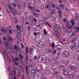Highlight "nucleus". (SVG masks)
Wrapping results in <instances>:
<instances>
[{"instance_id":"nucleus-1","label":"nucleus","mask_w":79,"mask_h":79,"mask_svg":"<svg viewBox=\"0 0 79 79\" xmlns=\"http://www.w3.org/2000/svg\"><path fill=\"white\" fill-rule=\"evenodd\" d=\"M13 40V39L11 38V37L9 36L7 38L8 42H6L5 43V47L6 48H9V46L11 45V42H12Z\"/></svg>"},{"instance_id":"nucleus-10","label":"nucleus","mask_w":79,"mask_h":79,"mask_svg":"<svg viewBox=\"0 0 79 79\" xmlns=\"http://www.w3.org/2000/svg\"><path fill=\"white\" fill-rule=\"evenodd\" d=\"M1 29L2 30V31L4 33V34H6L7 31H8V29H7V28H6V27H5L3 28V27H2Z\"/></svg>"},{"instance_id":"nucleus-18","label":"nucleus","mask_w":79,"mask_h":79,"mask_svg":"<svg viewBox=\"0 0 79 79\" xmlns=\"http://www.w3.org/2000/svg\"><path fill=\"white\" fill-rule=\"evenodd\" d=\"M70 68L71 70L74 71V70H75V69H76V67L74 66L73 65H70Z\"/></svg>"},{"instance_id":"nucleus-11","label":"nucleus","mask_w":79,"mask_h":79,"mask_svg":"<svg viewBox=\"0 0 79 79\" xmlns=\"http://www.w3.org/2000/svg\"><path fill=\"white\" fill-rule=\"evenodd\" d=\"M55 10L54 9H52L51 10V11L49 13V15L50 16H52L54 13H55Z\"/></svg>"},{"instance_id":"nucleus-53","label":"nucleus","mask_w":79,"mask_h":79,"mask_svg":"<svg viewBox=\"0 0 79 79\" xmlns=\"http://www.w3.org/2000/svg\"><path fill=\"white\" fill-rule=\"evenodd\" d=\"M77 37V35H73V39H76V38Z\"/></svg>"},{"instance_id":"nucleus-52","label":"nucleus","mask_w":79,"mask_h":79,"mask_svg":"<svg viewBox=\"0 0 79 79\" xmlns=\"http://www.w3.org/2000/svg\"><path fill=\"white\" fill-rule=\"evenodd\" d=\"M57 12L59 13V15H61L62 14V12L61 10H59Z\"/></svg>"},{"instance_id":"nucleus-3","label":"nucleus","mask_w":79,"mask_h":79,"mask_svg":"<svg viewBox=\"0 0 79 79\" xmlns=\"http://www.w3.org/2000/svg\"><path fill=\"white\" fill-rule=\"evenodd\" d=\"M17 29L19 31H21V32H23V25L19 26L17 25L16 26Z\"/></svg>"},{"instance_id":"nucleus-57","label":"nucleus","mask_w":79,"mask_h":79,"mask_svg":"<svg viewBox=\"0 0 79 79\" xmlns=\"http://www.w3.org/2000/svg\"><path fill=\"white\" fill-rule=\"evenodd\" d=\"M14 63L15 64H16V66H18V65H19V63L18 62H15Z\"/></svg>"},{"instance_id":"nucleus-9","label":"nucleus","mask_w":79,"mask_h":79,"mask_svg":"<svg viewBox=\"0 0 79 79\" xmlns=\"http://www.w3.org/2000/svg\"><path fill=\"white\" fill-rule=\"evenodd\" d=\"M37 69L36 67H34L31 70V73L32 74H34L35 73L37 72Z\"/></svg>"},{"instance_id":"nucleus-8","label":"nucleus","mask_w":79,"mask_h":79,"mask_svg":"<svg viewBox=\"0 0 79 79\" xmlns=\"http://www.w3.org/2000/svg\"><path fill=\"white\" fill-rule=\"evenodd\" d=\"M70 22L72 24V27H73V29H75L76 27V26L75 25H74L75 24V23L74 22V19H72L71 21Z\"/></svg>"},{"instance_id":"nucleus-15","label":"nucleus","mask_w":79,"mask_h":79,"mask_svg":"<svg viewBox=\"0 0 79 79\" xmlns=\"http://www.w3.org/2000/svg\"><path fill=\"white\" fill-rule=\"evenodd\" d=\"M39 63H42V62H45V59L43 58L41 59V60L40 59L38 60Z\"/></svg>"},{"instance_id":"nucleus-48","label":"nucleus","mask_w":79,"mask_h":79,"mask_svg":"<svg viewBox=\"0 0 79 79\" xmlns=\"http://www.w3.org/2000/svg\"><path fill=\"white\" fill-rule=\"evenodd\" d=\"M78 18V16H75V17H74V21H76V20H77V18Z\"/></svg>"},{"instance_id":"nucleus-28","label":"nucleus","mask_w":79,"mask_h":79,"mask_svg":"<svg viewBox=\"0 0 79 79\" xmlns=\"http://www.w3.org/2000/svg\"><path fill=\"white\" fill-rule=\"evenodd\" d=\"M74 76V74H69V77L70 79H71L72 78H73V77Z\"/></svg>"},{"instance_id":"nucleus-24","label":"nucleus","mask_w":79,"mask_h":79,"mask_svg":"<svg viewBox=\"0 0 79 79\" xmlns=\"http://www.w3.org/2000/svg\"><path fill=\"white\" fill-rule=\"evenodd\" d=\"M19 67L21 68V69L22 70V72L24 73V67L23 65H20L19 66Z\"/></svg>"},{"instance_id":"nucleus-26","label":"nucleus","mask_w":79,"mask_h":79,"mask_svg":"<svg viewBox=\"0 0 79 79\" xmlns=\"http://www.w3.org/2000/svg\"><path fill=\"white\" fill-rule=\"evenodd\" d=\"M14 55L15 56H18V54H17V51L14 50Z\"/></svg>"},{"instance_id":"nucleus-6","label":"nucleus","mask_w":79,"mask_h":79,"mask_svg":"<svg viewBox=\"0 0 79 79\" xmlns=\"http://www.w3.org/2000/svg\"><path fill=\"white\" fill-rule=\"evenodd\" d=\"M44 46V43L42 42H41L39 43L38 47L39 48H43Z\"/></svg>"},{"instance_id":"nucleus-46","label":"nucleus","mask_w":79,"mask_h":79,"mask_svg":"<svg viewBox=\"0 0 79 79\" xmlns=\"http://www.w3.org/2000/svg\"><path fill=\"white\" fill-rule=\"evenodd\" d=\"M14 48L15 50H17V49H18V47L16 45H14Z\"/></svg>"},{"instance_id":"nucleus-63","label":"nucleus","mask_w":79,"mask_h":79,"mask_svg":"<svg viewBox=\"0 0 79 79\" xmlns=\"http://www.w3.org/2000/svg\"><path fill=\"white\" fill-rule=\"evenodd\" d=\"M9 33L10 34H12V31L11 29H9Z\"/></svg>"},{"instance_id":"nucleus-33","label":"nucleus","mask_w":79,"mask_h":79,"mask_svg":"<svg viewBox=\"0 0 79 79\" xmlns=\"http://www.w3.org/2000/svg\"><path fill=\"white\" fill-rule=\"evenodd\" d=\"M14 11H15L16 15H18V10H17V9L15 8H14Z\"/></svg>"},{"instance_id":"nucleus-27","label":"nucleus","mask_w":79,"mask_h":79,"mask_svg":"<svg viewBox=\"0 0 79 79\" xmlns=\"http://www.w3.org/2000/svg\"><path fill=\"white\" fill-rule=\"evenodd\" d=\"M19 63L21 64H22V65H24V62H23L22 60H19Z\"/></svg>"},{"instance_id":"nucleus-47","label":"nucleus","mask_w":79,"mask_h":79,"mask_svg":"<svg viewBox=\"0 0 79 79\" xmlns=\"http://www.w3.org/2000/svg\"><path fill=\"white\" fill-rule=\"evenodd\" d=\"M73 34V32H72V31L69 32V36H72Z\"/></svg>"},{"instance_id":"nucleus-19","label":"nucleus","mask_w":79,"mask_h":79,"mask_svg":"<svg viewBox=\"0 0 79 79\" xmlns=\"http://www.w3.org/2000/svg\"><path fill=\"white\" fill-rule=\"evenodd\" d=\"M63 21L64 23H66V24H69V23L68 21H67V19L66 18H64L63 19Z\"/></svg>"},{"instance_id":"nucleus-40","label":"nucleus","mask_w":79,"mask_h":79,"mask_svg":"<svg viewBox=\"0 0 79 79\" xmlns=\"http://www.w3.org/2000/svg\"><path fill=\"white\" fill-rule=\"evenodd\" d=\"M35 77L36 79H39V76L38 75H35Z\"/></svg>"},{"instance_id":"nucleus-42","label":"nucleus","mask_w":79,"mask_h":79,"mask_svg":"<svg viewBox=\"0 0 79 79\" xmlns=\"http://www.w3.org/2000/svg\"><path fill=\"white\" fill-rule=\"evenodd\" d=\"M57 79H63V77L59 75L58 76Z\"/></svg>"},{"instance_id":"nucleus-34","label":"nucleus","mask_w":79,"mask_h":79,"mask_svg":"<svg viewBox=\"0 0 79 79\" xmlns=\"http://www.w3.org/2000/svg\"><path fill=\"white\" fill-rule=\"evenodd\" d=\"M50 72V70L49 69H47L46 70V73L47 74H49V73Z\"/></svg>"},{"instance_id":"nucleus-45","label":"nucleus","mask_w":79,"mask_h":79,"mask_svg":"<svg viewBox=\"0 0 79 79\" xmlns=\"http://www.w3.org/2000/svg\"><path fill=\"white\" fill-rule=\"evenodd\" d=\"M15 62H14V63H15L16 61H18V57L15 58L14 59Z\"/></svg>"},{"instance_id":"nucleus-62","label":"nucleus","mask_w":79,"mask_h":79,"mask_svg":"<svg viewBox=\"0 0 79 79\" xmlns=\"http://www.w3.org/2000/svg\"><path fill=\"white\" fill-rule=\"evenodd\" d=\"M31 29V27L29 26H28L27 27V29L28 31H29V29Z\"/></svg>"},{"instance_id":"nucleus-32","label":"nucleus","mask_w":79,"mask_h":79,"mask_svg":"<svg viewBox=\"0 0 79 79\" xmlns=\"http://www.w3.org/2000/svg\"><path fill=\"white\" fill-rule=\"evenodd\" d=\"M17 37L18 39L17 42H18V43H19V42H20L21 41V38L20 37H18V36H17Z\"/></svg>"},{"instance_id":"nucleus-64","label":"nucleus","mask_w":79,"mask_h":79,"mask_svg":"<svg viewBox=\"0 0 79 79\" xmlns=\"http://www.w3.org/2000/svg\"><path fill=\"white\" fill-rule=\"evenodd\" d=\"M18 7L19 9H21V5H19L18 6Z\"/></svg>"},{"instance_id":"nucleus-17","label":"nucleus","mask_w":79,"mask_h":79,"mask_svg":"<svg viewBox=\"0 0 79 79\" xmlns=\"http://www.w3.org/2000/svg\"><path fill=\"white\" fill-rule=\"evenodd\" d=\"M68 72L66 70H64V74L65 76H68Z\"/></svg>"},{"instance_id":"nucleus-60","label":"nucleus","mask_w":79,"mask_h":79,"mask_svg":"<svg viewBox=\"0 0 79 79\" xmlns=\"http://www.w3.org/2000/svg\"><path fill=\"white\" fill-rule=\"evenodd\" d=\"M12 59L13 61V62H15V58L13 56H12Z\"/></svg>"},{"instance_id":"nucleus-41","label":"nucleus","mask_w":79,"mask_h":79,"mask_svg":"<svg viewBox=\"0 0 79 79\" xmlns=\"http://www.w3.org/2000/svg\"><path fill=\"white\" fill-rule=\"evenodd\" d=\"M45 25H48L49 27H51V25L48 23V22H46L45 23Z\"/></svg>"},{"instance_id":"nucleus-37","label":"nucleus","mask_w":79,"mask_h":79,"mask_svg":"<svg viewBox=\"0 0 79 79\" xmlns=\"http://www.w3.org/2000/svg\"><path fill=\"white\" fill-rule=\"evenodd\" d=\"M12 5H13V6L15 7V8H16V4L13 3V2H12V3H11Z\"/></svg>"},{"instance_id":"nucleus-20","label":"nucleus","mask_w":79,"mask_h":79,"mask_svg":"<svg viewBox=\"0 0 79 79\" xmlns=\"http://www.w3.org/2000/svg\"><path fill=\"white\" fill-rule=\"evenodd\" d=\"M70 48L71 50H74V49H76V47L75 45H72L70 46Z\"/></svg>"},{"instance_id":"nucleus-39","label":"nucleus","mask_w":79,"mask_h":79,"mask_svg":"<svg viewBox=\"0 0 79 79\" xmlns=\"http://www.w3.org/2000/svg\"><path fill=\"white\" fill-rule=\"evenodd\" d=\"M19 57L21 60H23V56H22V55L19 54Z\"/></svg>"},{"instance_id":"nucleus-13","label":"nucleus","mask_w":79,"mask_h":79,"mask_svg":"<svg viewBox=\"0 0 79 79\" xmlns=\"http://www.w3.org/2000/svg\"><path fill=\"white\" fill-rule=\"evenodd\" d=\"M11 10H12V15H13V16H15V13L13 11V10H12V9L11 10V9H9V10H7L8 12V13H10L11 12Z\"/></svg>"},{"instance_id":"nucleus-38","label":"nucleus","mask_w":79,"mask_h":79,"mask_svg":"<svg viewBox=\"0 0 79 79\" xmlns=\"http://www.w3.org/2000/svg\"><path fill=\"white\" fill-rule=\"evenodd\" d=\"M28 8L29 9V10H32V9H34V7H32V6H28Z\"/></svg>"},{"instance_id":"nucleus-56","label":"nucleus","mask_w":79,"mask_h":79,"mask_svg":"<svg viewBox=\"0 0 79 79\" xmlns=\"http://www.w3.org/2000/svg\"><path fill=\"white\" fill-rule=\"evenodd\" d=\"M7 52H6V51L5 50H4V55H7Z\"/></svg>"},{"instance_id":"nucleus-49","label":"nucleus","mask_w":79,"mask_h":79,"mask_svg":"<svg viewBox=\"0 0 79 79\" xmlns=\"http://www.w3.org/2000/svg\"><path fill=\"white\" fill-rule=\"evenodd\" d=\"M8 8H9V9H11V10H12V8L11 7V6L10 5H8Z\"/></svg>"},{"instance_id":"nucleus-7","label":"nucleus","mask_w":79,"mask_h":79,"mask_svg":"<svg viewBox=\"0 0 79 79\" xmlns=\"http://www.w3.org/2000/svg\"><path fill=\"white\" fill-rule=\"evenodd\" d=\"M55 34L56 35V36L58 38L60 37L61 36V34L60 32L58 31H56L54 32Z\"/></svg>"},{"instance_id":"nucleus-2","label":"nucleus","mask_w":79,"mask_h":79,"mask_svg":"<svg viewBox=\"0 0 79 79\" xmlns=\"http://www.w3.org/2000/svg\"><path fill=\"white\" fill-rule=\"evenodd\" d=\"M69 56V52L68 51H64L62 53V56L64 58H67Z\"/></svg>"},{"instance_id":"nucleus-4","label":"nucleus","mask_w":79,"mask_h":79,"mask_svg":"<svg viewBox=\"0 0 79 79\" xmlns=\"http://www.w3.org/2000/svg\"><path fill=\"white\" fill-rule=\"evenodd\" d=\"M28 47H27L25 50L26 53L27 54V55H26V59H25V60L26 61H28Z\"/></svg>"},{"instance_id":"nucleus-59","label":"nucleus","mask_w":79,"mask_h":79,"mask_svg":"<svg viewBox=\"0 0 79 79\" xmlns=\"http://www.w3.org/2000/svg\"><path fill=\"white\" fill-rule=\"evenodd\" d=\"M9 77L10 79H11V74H10L9 76Z\"/></svg>"},{"instance_id":"nucleus-58","label":"nucleus","mask_w":79,"mask_h":79,"mask_svg":"<svg viewBox=\"0 0 79 79\" xmlns=\"http://www.w3.org/2000/svg\"><path fill=\"white\" fill-rule=\"evenodd\" d=\"M76 51L77 52H79V47H78L76 48Z\"/></svg>"},{"instance_id":"nucleus-35","label":"nucleus","mask_w":79,"mask_h":79,"mask_svg":"<svg viewBox=\"0 0 79 79\" xmlns=\"http://www.w3.org/2000/svg\"><path fill=\"white\" fill-rule=\"evenodd\" d=\"M21 19V22L23 23V22H24V17L22 16Z\"/></svg>"},{"instance_id":"nucleus-55","label":"nucleus","mask_w":79,"mask_h":79,"mask_svg":"<svg viewBox=\"0 0 79 79\" xmlns=\"http://www.w3.org/2000/svg\"><path fill=\"white\" fill-rule=\"evenodd\" d=\"M46 7L47 8H50V6L48 5H46Z\"/></svg>"},{"instance_id":"nucleus-14","label":"nucleus","mask_w":79,"mask_h":79,"mask_svg":"<svg viewBox=\"0 0 79 79\" xmlns=\"http://www.w3.org/2000/svg\"><path fill=\"white\" fill-rule=\"evenodd\" d=\"M59 74V73L58 72L55 71L54 72V73H53V76L55 77H56L57 76H58Z\"/></svg>"},{"instance_id":"nucleus-29","label":"nucleus","mask_w":79,"mask_h":79,"mask_svg":"<svg viewBox=\"0 0 79 79\" xmlns=\"http://www.w3.org/2000/svg\"><path fill=\"white\" fill-rule=\"evenodd\" d=\"M13 21L14 23H18V21H17V20L16 18H13Z\"/></svg>"},{"instance_id":"nucleus-25","label":"nucleus","mask_w":79,"mask_h":79,"mask_svg":"<svg viewBox=\"0 0 79 79\" xmlns=\"http://www.w3.org/2000/svg\"><path fill=\"white\" fill-rule=\"evenodd\" d=\"M34 66H35V64L33 62H31L29 65V66H31V67H34Z\"/></svg>"},{"instance_id":"nucleus-44","label":"nucleus","mask_w":79,"mask_h":79,"mask_svg":"<svg viewBox=\"0 0 79 79\" xmlns=\"http://www.w3.org/2000/svg\"><path fill=\"white\" fill-rule=\"evenodd\" d=\"M17 33L18 34L17 35V36L19 37V36H20V35H21V33L18 31H17Z\"/></svg>"},{"instance_id":"nucleus-43","label":"nucleus","mask_w":79,"mask_h":79,"mask_svg":"<svg viewBox=\"0 0 79 79\" xmlns=\"http://www.w3.org/2000/svg\"><path fill=\"white\" fill-rule=\"evenodd\" d=\"M79 31V27H77L76 29L75 30V32H77L78 31Z\"/></svg>"},{"instance_id":"nucleus-54","label":"nucleus","mask_w":79,"mask_h":79,"mask_svg":"<svg viewBox=\"0 0 79 79\" xmlns=\"http://www.w3.org/2000/svg\"><path fill=\"white\" fill-rule=\"evenodd\" d=\"M52 1L53 0H49L48 3H49V4H51V3H52Z\"/></svg>"},{"instance_id":"nucleus-61","label":"nucleus","mask_w":79,"mask_h":79,"mask_svg":"<svg viewBox=\"0 0 79 79\" xmlns=\"http://www.w3.org/2000/svg\"><path fill=\"white\" fill-rule=\"evenodd\" d=\"M33 50V48H32V47L30 48L29 51H30V52H32Z\"/></svg>"},{"instance_id":"nucleus-31","label":"nucleus","mask_w":79,"mask_h":79,"mask_svg":"<svg viewBox=\"0 0 79 79\" xmlns=\"http://www.w3.org/2000/svg\"><path fill=\"white\" fill-rule=\"evenodd\" d=\"M61 8V9H64V5L63 4H60V5Z\"/></svg>"},{"instance_id":"nucleus-36","label":"nucleus","mask_w":79,"mask_h":79,"mask_svg":"<svg viewBox=\"0 0 79 79\" xmlns=\"http://www.w3.org/2000/svg\"><path fill=\"white\" fill-rule=\"evenodd\" d=\"M45 61L46 62V63H49V61H50V60L48 58H46V59H45Z\"/></svg>"},{"instance_id":"nucleus-23","label":"nucleus","mask_w":79,"mask_h":79,"mask_svg":"<svg viewBox=\"0 0 79 79\" xmlns=\"http://www.w3.org/2000/svg\"><path fill=\"white\" fill-rule=\"evenodd\" d=\"M59 27H60L58 25H56L55 27H54V31H56V30H58Z\"/></svg>"},{"instance_id":"nucleus-51","label":"nucleus","mask_w":79,"mask_h":79,"mask_svg":"<svg viewBox=\"0 0 79 79\" xmlns=\"http://www.w3.org/2000/svg\"><path fill=\"white\" fill-rule=\"evenodd\" d=\"M34 77H35V75H31L30 76V77L31 79H33V78H34Z\"/></svg>"},{"instance_id":"nucleus-12","label":"nucleus","mask_w":79,"mask_h":79,"mask_svg":"<svg viewBox=\"0 0 79 79\" xmlns=\"http://www.w3.org/2000/svg\"><path fill=\"white\" fill-rule=\"evenodd\" d=\"M69 24H68L67 25V28L66 30V31L67 32H69Z\"/></svg>"},{"instance_id":"nucleus-50","label":"nucleus","mask_w":79,"mask_h":79,"mask_svg":"<svg viewBox=\"0 0 79 79\" xmlns=\"http://www.w3.org/2000/svg\"><path fill=\"white\" fill-rule=\"evenodd\" d=\"M23 10H24L25 8H26V4L25 3L24 5L23 6Z\"/></svg>"},{"instance_id":"nucleus-22","label":"nucleus","mask_w":79,"mask_h":79,"mask_svg":"<svg viewBox=\"0 0 79 79\" xmlns=\"http://www.w3.org/2000/svg\"><path fill=\"white\" fill-rule=\"evenodd\" d=\"M33 15L34 16H35V17H39V14L36 12L34 13H33Z\"/></svg>"},{"instance_id":"nucleus-16","label":"nucleus","mask_w":79,"mask_h":79,"mask_svg":"<svg viewBox=\"0 0 79 79\" xmlns=\"http://www.w3.org/2000/svg\"><path fill=\"white\" fill-rule=\"evenodd\" d=\"M19 50L20 54V55H23L24 54V52L22 49H19Z\"/></svg>"},{"instance_id":"nucleus-30","label":"nucleus","mask_w":79,"mask_h":79,"mask_svg":"<svg viewBox=\"0 0 79 79\" xmlns=\"http://www.w3.org/2000/svg\"><path fill=\"white\" fill-rule=\"evenodd\" d=\"M25 68L26 69V71L27 73V75H28V74H29V72H28V67H27V65H26Z\"/></svg>"},{"instance_id":"nucleus-5","label":"nucleus","mask_w":79,"mask_h":79,"mask_svg":"<svg viewBox=\"0 0 79 79\" xmlns=\"http://www.w3.org/2000/svg\"><path fill=\"white\" fill-rule=\"evenodd\" d=\"M71 43L73 44V45H75L77 46V45H79V40H73L72 41Z\"/></svg>"},{"instance_id":"nucleus-21","label":"nucleus","mask_w":79,"mask_h":79,"mask_svg":"<svg viewBox=\"0 0 79 79\" xmlns=\"http://www.w3.org/2000/svg\"><path fill=\"white\" fill-rule=\"evenodd\" d=\"M45 52L46 53H49V52H51V50L50 49L48 48L45 50Z\"/></svg>"}]
</instances>
